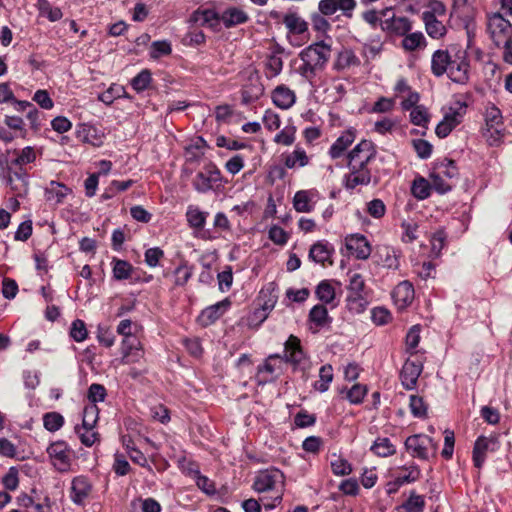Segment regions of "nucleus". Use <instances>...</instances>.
<instances>
[{
  "instance_id": "obj_41",
  "label": "nucleus",
  "mask_w": 512,
  "mask_h": 512,
  "mask_svg": "<svg viewBox=\"0 0 512 512\" xmlns=\"http://www.w3.org/2000/svg\"><path fill=\"white\" fill-rule=\"evenodd\" d=\"M263 92V85L256 79L242 89V101L245 104L254 102L263 95Z\"/></svg>"
},
{
  "instance_id": "obj_18",
  "label": "nucleus",
  "mask_w": 512,
  "mask_h": 512,
  "mask_svg": "<svg viewBox=\"0 0 512 512\" xmlns=\"http://www.w3.org/2000/svg\"><path fill=\"white\" fill-rule=\"evenodd\" d=\"M318 199L319 192L316 189L299 190L293 197V207L299 213H310Z\"/></svg>"
},
{
  "instance_id": "obj_10",
  "label": "nucleus",
  "mask_w": 512,
  "mask_h": 512,
  "mask_svg": "<svg viewBox=\"0 0 512 512\" xmlns=\"http://www.w3.org/2000/svg\"><path fill=\"white\" fill-rule=\"evenodd\" d=\"M381 28L387 33L404 36L412 30V22L404 16H396L391 8L382 11Z\"/></svg>"
},
{
  "instance_id": "obj_9",
  "label": "nucleus",
  "mask_w": 512,
  "mask_h": 512,
  "mask_svg": "<svg viewBox=\"0 0 512 512\" xmlns=\"http://www.w3.org/2000/svg\"><path fill=\"white\" fill-rule=\"evenodd\" d=\"M487 32L496 46H501L503 42L511 38L512 25L499 12L487 15Z\"/></svg>"
},
{
  "instance_id": "obj_47",
  "label": "nucleus",
  "mask_w": 512,
  "mask_h": 512,
  "mask_svg": "<svg viewBox=\"0 0 512 512\" xmlns=\"http://www.w3.org/2000/svg\"><path fill=\"white\" fill-rule=\"evenodd\" d=\"M420 474V470L416 465H409L401 467L395 478H398L403 486L417 481L420 478Z\"/></svg>"
},
{
  "instance_id": "obj_17",
  "label": "nucleus",
  "mask_w": 512,
  "mask_h": 512,
  "mask_svg": "<svg viewBox=\"0 0 512 512\" xmlns=\"http://www.w3.org/2000/svg\"><path fill=\"white\" fill-rule=\"evenodd\" d=\"M121 362L123 364L139 363L144 358V349L138 338L122 339Z\"/></svg>"
},
{
  "instance_id": "obj_44",
  "label": "nucleus",
  "mask_w": 512,
  "mask_h": 512,
  "mask_svg": "<svg viewBox=\"0 0 512 512\" xmlns=\"http://www.w3.org/2000/svg\"><path fill=\"white\" fill-rule=\"evenodd\" d=\"M283 23L292 33L302 34L307 30V23L296 13L286 14Z\"/></svg>"
},
{
  "instance_id": "obj_25",
  "label": "nucleus",
  "mask_w": 512,
  "mask_h": 512,
  "mask_svg": "<svg viewBox=\"0 0 512 512\" xmlns=\"http://www.w3.org/2000/svg\"><path fill=\"white\" fill-rule=\"evenodd\" d=\"M349 284H348V290L350 295L348 296V301L350 305L357 304L358 306L362 307V301H363V292L365 289V280L364 277L357 272H349Z\"/></svg>"
},
{
  "instance_id": "obj_39",
  "label": "nucleus",
  "mask_w": 512,
  "mask_h": 512,
  "mask_svg": "<svg viewBox=\"0 0 512 512\" xmlns=\"http://www.w3.org/2000/svg\"><path fill=\"white\" fill-rule=\"evenodd\" d=\"M35 7L39 12V16L47 18L50 22L59 21L63 17V13L59 7L52 6L48 0L36 3Z\"/></svg>"
},
{
  "instance_id": "obj_37",
  "label": "nucleus",
  "mask_w": 512,
  "mask_h": 512,
  "mask_svg": "<svg viewBox=\"0 0 512 512\" xmlns=\"http://www.w3.org/2000/svg\"><path fill=\"white\" fill-rule=\"evenodd\" d=\"M403 37L401 45L405 51L413 52L426 47V38L422 32H408Z\"/></svg>"
},
{
  "instance_id": "obj_57",
  "label": "nucleus",
  "mask_w": 512,
  "mask_h": 512,
  "mask_svg": "<svg viewBox=\"0 0 512 512\" xmlns=\"http://www.w3.org/2000/svg\"><path fill=\"white\" fill-rule=\"evenodd\" d=\"M192 268L183 263L179 265L173 273V282L175 286H184L192 276Z\"/></svg>"
},
{
  "instance_id": "obj_24",
  "label": "nucleus",
  "mask_w": 512,
  "mask_h": 512,
  "mask_svg": "<svg viewBox=\"0 0 512 512\" xmlns=\"http://www.w3.org/2000/svg\"><path fill=\"white\" fill-rule=\"evenodd\" d=\"M374 257L376 263L384 268L392 270L399 268L400 252L391 246H379Z\"/></svg>"
},
{
  "instance_id": "obj_46",
  "label": "nucleus",
  "mask_w": 512,
  "mask_h": 512,
  "mask_svg": "<svg viewBox=\"0 0 512 512\" xmlns=\"http://www.w3.org/2000/svg\"><path fill=\"white\" fill-rule=\"evenodd\" d=\"M112 264V273L116 280H126L131 277L133 266L128 261L114 258Z\"/></svg>"
},
{
  "instance_id": "obj_14",
  "label": "nucleus",
  "mask_w": 512,
  "mask_h": 512,
  "mask_svg": "<svg viewBox=\"0 0 512 512\" xmlns=\"http://www.w3.org/2000/svg\"><path fill=\"white\" fill-rule=\"evenodd\" d=\"M349 173L345 175L344 185L347 189L368 185L371 181L369 165L347 164Z\"/></svg>"
},
{
  "instance_id": "obj_5",
  "label": "nucleus",
  "mask_w": 512,
  "mask_h": 512,
  "mask_svg": "<svg viewBox=\"0 0 512 512\" xmlns=\"http://www.w3.org/2000/svg\"><path fill=\"white\" fill-rule=\"evenodd\" d=\"M467 113V104L456 100L445 110L442 121L437 125L435 133L440 138L447 137L456 128Z\"/></svg>"
},
{
  "instance_id": "obj_23",
  "label": "nucleus",
  "mask_w": 512,
  "mask_h": 512,
  "mask_svg": "<svg viewBox=\"0 0 512 512\" xmlns=\"http://www.w3.org/2000/svg\"><path fill=\"white\" fill-rule=\"evenodd\" d=\"M422 364L419 362L407 360L401 370L400 379L403 387L407 390L415 389L417 380L422 373Z\"/></svg>"
},
{
  "instance_id": "obj_29",
  "label": "nucleus",
  "mask_w": 512,
  "mask_h": 512,
  "mask_svg": "<svg viewBox=\"0 0 512 512\" xmlns=\"http://www.w3.org/2000/svg\"><path fill=\"white\" fill-rule=\"evenodd\" d=\"M72 192V190L65 184L50 181L45 187V199L53 205H59L64 202L65 198Z\"/></svg>"
},
{
  "instance_id": "obj_51",
  "label": "nucleus",
  "mask_w": 512,
  "mask_h": 512,
  "mask_svg": "<svg viewBox=\"0 0 512 512\" xmlns=\"http://www.w3.org/2000/svg\"><path fill=\"white\" fill-rule=\"evenodd\" d=\"M152 82V74L150 70L143 69L131 80L132 88L137 92H143L146 90Z\"/></svg>"
},
{
  "instance_id": "obj_34",
  "label": "nucleus",
  "mask_w": 512,
  "mask_h": 512,
  "mask_svg": "<svg viewBox=\"0 0 512 512\" xmlns=\"http://www.w3.org/2000/svg\"><path fill=\"white\" fill-rule=\"evenodd\" d=\"M309 156L306 151L299 146H296L291 153L283 155V162L286 168L295 169L305 167L309 164Z\"/></svg>"
},
{
  "instance_id": "obj_61",
  "label": "nucleus",
  "mask_w": 512,
  "mask_h": 512,
  "mask_svg": "<svg viewBox=\"0 0 512 512\" xmlns=\"http://www.w3.org/2000/svg\"><path fill=\"white\" fill-rule=\"evenodd\" d=\"M70 336L76 342H83L87 338L88 331L84 321L76 319L72 322L70 328Z\"/></svg>"
},
{
  "instance_id": "obj_63",
  "label": "nucleus",
  "mask_w": 512,
  "mask_h": 512,
  "mask_svg": "<svg viewBox=\"0 0 512 512\" xmlns=\"http://www.w3.org/2000/svg\"><path fill=\"white\" fill-rule=\"evenodd\" d=\"M7 184L11 187L16 197H23L28 193L29 182L28 179L15 180L13 175L5 176Z\"/></svg>"
},
{
  "instance_id": "obj_12",
  "label": "nucleus",
  "mask_w": 512,
  "mask_h": 512,
  "mask_svg": "<svg viewBox=\"0 0 512 512\" xmlns=\"http://www.w3.org/2000/svg\"><path fill=\"white\" fill-rule=\"evenodd\" d=\"M93 492L91 481L83 475L76 476L71 481L70 500L77 506H85Z\"/></svg>"
},
{
  "instance_id": "obj_64",
  "label": "nucleus",
  "mask_w": 512,
  "mask_h": 512,
  "mask_svg": "<svg viewBox=\"0 0 512 512\" xmlns=\"http://www.w3.org/2000/svg\"><path fill=\"white\" fill-rule=\"evenodd\" d=\"M367 394L365 385L355 384L346 393V398L351 404H360Z\"/></svg>"
},
{
  "instance_id": "obj_20",
  "label": "nucleus",
  "mask_w": 512,
  "mask_h": 512,
  "mask_svg": "<svg viewBox=\"0 0 512 512\" xmlns=\"http://www.w3.org/2000/svg\"><path fill=\"white\" fill-rule=\"evenodd\" d=\"M76 137L83 143L99 147L102 145L105 134L94 125L83 123L76 128Z\"/></svg>"
},
{
  "instance_id": "obj_4",
  "label": "nucleus",
  "mask_w": 512,
  "mask_h": 512,
  "mask_svg": "<svg viewBox=\"0 0 512 512\" xmlns=\"http://www.w3.org/2000/svg\"><path fill=\"white\" fill-rule=\"evenodd\" d=\"M458 176V169L454 161L444 159L436 163L430 174L433 189L439 194L451 190L452 181Z\"/></svg>"
},
{
  "instance_id": "obj_50",
  "label": "nucleus",
  "mask_w": 512,
  "mask_h": 512,
  "mask_svg": "<svg viewBox=\"0 0 512 512\" xmlns=\"http://www.w3.org/2000/svg\"><path fill=\"white\" fill-rule=\"evenodd\" d=\"M65 423L64 417L58 412H48L43 415V425L49 432L60 430Z\"/></svg>"
},
{
  "instance_id": "obj_21",
  "label": "nucleus",
  "mask_w": 512,
  "mask_h": 512,
  "mask_svg": "<svg viewBox=\"0 0 512 512\" xmlns=\"http://www.w3.org/2000/svg\"><path fill=\"white\" fill-rule=\"evenodd\" d=\"M283 357L279 354L270 355L263 365L258 367L257 379L259 383H267L274 379L277 371L281 369Z\"/></svg>"
},
{
  "instance_id": "obj_58",
  "label": "nucleus",
  "mask_w": 512,
  "mask_h": 512,
  "mask_svg": "<svg viewBox=\"0 0 512 512\" xmlns=\"http://www.w3.org/2000/svg\"><path fill=\"white\" fill-rule=\"evenodd\" d=\"M410 121L416 126L425 127L429 122L427 109L422 105L415 106L410 112Z\"/></svg>"
},
{
  "instance_id": "obj_28",
  "label": "nucleus",
  "mask_w": 512,
  "mask_h": 512,
  "mask_svg": "<svg viewBox=\"0 0 512 512\" xmlns=\"http://www.w3.org/2000/svg\"><path fill=\"white\" fill-rule=\"evenodd\" d=\"M273 103L280 109L287 110L296 102L295 92L286 85H278L271 94Z\"/></svg>"
},
{
  "instance_id": "obj_22",
  "label": "nucleus",
  "mask_w": 512,
  "mask_h": 512,
  "mask_svg": "<svg viewBox=\"0 0 512 512\" xmlns=\"http://www.w3.org/2000/svg\"><path fill=\"white\" fill-rule=\"evenodd\" d=\"M334 253L333 246L325 241H317L314 243L309 250V259L317 264L325 266L326 264H332V255Z\"/></svg>"
},
{
  "instance_id": "obj_56",
  "label": "nucleus",
  "mask_w": 512,
  "mask_h": 512,
  "mask_svg": "<svg viewBox=\"0 0 512 512\" xmlns=\"http://www.w3.org/2000/svg\"><path fill=\"white\" fill-rule=\"evenodd\" d=\"M172 52L171 43L167 40L152 42L149 55L153 59H159L162 56L170 55Z\"/></svg>"
},
{
  "instance_id": "obj_11",
  "label": "nucleus",
  "mask_w": 512,
  "mask_h": 512,
  "mask_svg": "<svg viewBox=\"0 0 512 512\" xmlns=\"http://www.w3.org/2000/svg\"><path fill=\"white\" fill-rule=\"evenodd\" d=\"M485 124V136L491 145L495 144L502 137L503 117L500 109L494 104L486 106Z\"/></svg>"
},
{
  "instance_id": "obj_27",
  "label": "nucleus",
  "mask_w": 512,
  "mask_h": 512,
  "mask_svg": "<svg viewBox=\"0 0 512 512\" xmlns=\"http://www.w3.org/2000/svg\"><path fill=\"white\" fill-rule=\"evenodd\" d=\"M392 298L398 309L408 307L414 299V288L409 281L400 282L392 292Z\"/></svg>"
},
{
  "instance_id": "obj_32",
  "label": "nucleus",
  "mask_w": 512,
  "mask_h": 512,
  "mask_svg": "<svg viewBox=\"0 0 512 512\" xmlns=\"http://www.w3.org/2000/svg\"><path fill=\"white\" fill-rule=\"evenodd\" d=\"M231 302L224 299L214 305L204 309L200 315V320L204 325H209L219 319L230 307Z\"/></svg>"
},
{
  "instance_id": "obj_62",
  "label": "nucleus",
  "mask_w": 512,
  "mask_h": 512,
  "mask_svg": "<svg viewBox=\"0 0 512 512\" xmlns=\"http://www.w3.org/2000/svg\"><path fill=\"white\" fill-rule=\"evenodd\" d=\"M199 13L203 23L210 27H217L222 24L221 12H218L216 9L208 8L200 11Z\"/></svg>"
},
{
  "instance_id": "obj_54",
  "label": "nucleus",
  "mask_w": 512,
  "mask_h": 512,
  "mask_svg": "<svg viewBox=\"0 0 512 512\" xmlns=\"http://www.w3.org/2000/svg\"><path fill=\"white\" fill-rule=\"evenodd\" d=\"M309 319L317 328L325 326L329 321L326 307L323 305H315L310 310Z\"/></svg>"
},
{
  "instance_id": "obj_6",
  "label": "nucleus",
  "mask_w": 512,
  "mask_h": 512,
  "mask_svg": "<svg viewBox=\"0 0 512 512\" xmlns=\"http://www.w3.org/2000/svg\"><path fill=\"white\" fill-rule=\"evenodd\" d=\"M222 175L220 169L213 162H207L193 179V187L199 193H207L221 186Z\"/></svg>"
},
{
  "instance_id": "obj_1",
  "label": "nucleus",
  "mask_w": 512,
  "mask_h": 512,
  "mask_svg": "<svg viewBox=\"0 0 512 512\" xmlns=\"http://www.w3.org/2000/svg\"><path fill=\"white\" fill-rule=\"evenodd\" d=\"M431 71L437 77L446 74L453 82L466 84L470 73L467 51L458 45L436 50L431 58Z\"/></svg>"
},
{
  "instance_id": "obj_38",
  "label": "nucleus",
  "mask_w": 512,
  "mask_h": 512,
  "mask_svg": "<svg viewBox=\"0 0 512 512\" xmlns=\"http://www.w3.org/2000/svg\"><path fill=\"white\" fill-rule=\"evenodd\" d=\"M371 451L379 457H389L396 453V446L387 437H378L371 446Z\"/></svg>"
},
{
  "instance_id": "obj_59",
  "label": "nucleus",
  "mask_w": 512,
  "mask_h": 512,
  "mask_svg": "<svg viewBox=\"0 0 512 512\" xmlns=\"http://www.w3.org/2000/svg\"><path fill=\"white\" fill-rule=\"evenodd\" d=\"M268 237L274 244L279 246H284L289 240V234L278 225H272L269 228Z\"/></svg>"
},
{
  "instance_id": "obj_30",
  "label": "nucleus",
  "mask_w": 512,
  "mask_h": 512,
  "mask_svg": "<svg viewBox=\"0 0 512 512\" xmlns=\"http://www.w3.org/2000/svg\"><path fill=\"white\" fill-rule=\"evenodd\" d=\"M221 19L224 27L232 28L246 23L249 20V16L244 9L230 6L221 12Z\"/></svg>"
},
{
  "instance_id": "obj_33",
  "label": "nucleus",
  "mask_w": 512,
  "mask_h": 512,
  "mask_svg": "<svg viewBox=\"0 0 512 512\" xmlns=\"http://www.w3.org/2000/svg\"><path fill=\"white\" fill-rule=\"evenodd\" d=\"M360 65V59L356 56L354 51L348 48L341 50L333 63V68L336 71H344L352 67Z\"/></svg>"
},
{
  "instance_id": "obj_31",
  "label": "nucleus",
  "mask_w": 512,
  "mask_h": 512,
  "mask_svg": "<svg viewBox=\"0 0 512 512\" xmlns=\"http://www.w3.org/2000/svg\"><path fill=\"white\" fill-rule=\"evenodd\" d=\"M355 132L351 129L344 131L331 145L329 155L332 159L340 158L346 149L354 142Z\"/></svg>"
},
{
  "instance_id": "obj_3",
  "label": "nucleus",
  "mask_w": 512,
  "mask_h": 512,
  "mask_svg": "<svg viewBox=\"0 0 512 512\" xmlns=\"http://www.w3.org/2000/svg\"><path fill=\"white\" fill-rule=\"evenodd\" d=\"M331 44L325 41L313 43L303 49L299 55L302 65L299 67L300 74L308 80L315 77L318 71L325 68L331 57Z\"/></svg>"
},
{
  "instance_id": "obj_26",
  "label": "nucleus",
  "mask_w": 512,
  "mask_h": 512,
  "mask_svg": "<svg viewBox=\"0 0 512 512\" xmlns=\"http://www.w3.org/2000/svg\"><path fill=\"white\" fill-rule=\"evenodd\" d=\"M305 358L306 356L302 350L299 338L294 335H290L285 342L283 359L294 365H301L305 361Z\"/></svg>"
},
{
  "instance_id": "obj_16",
  "label": "nucleus",
  "mask_w": 512,
  "mask_h": 512,
  "mask_svg": "<svg viewBox=\"0 0 512 512\" xmlns=\"http://www.w3.org/2000/svg\"><path fill=\"white\" fill-rule=\"evenodd\" d=\"M356 7L355 0H320L318 9L324 16H331L340 11L346 17H351Z\"/></svg>"
},
{
  "instance_id": "obj_7",
  "label": "nucleus",
  "mask_w": 512,
  "mask_h": 512,
  "mask_svg": "<svg viewBox=\"0 0 512 512\" xmlns=\"http://www.w3.org/2000/svg\"><path fill=\"white\" fill-rule=\"evenodd\" d=\"M51 465L61 473L71 470L74 452L67 442L63 440L54 441L46 449Z\"/></svg>"
},
{
  "instance_id": "obj_55",
  "label": "nucleus",
  "mask_w": 512,
  "mask_h": 512,
  "mask_svg": "<svg viewBox=\"0 0 512 512\" xmlns=\"http://www.w3.org/2000/svg\"><path fill=\"white\" fill-rule=\"evenodd\" d=\"M296 139V127L294 125H286L279 133L274 137L276 144L290 146Z\"/></svg>"
},
{
  "instance_id": "obj_40",
  "label": "nucleus",
  "mask_w": 512,
  "mask_h": 512,
  "mask_svg": "<svg viewBox=\"0 0 512 512\" xmlns=\"http://www.w3.org/2000/svg\"><path fill=\"white\" fill-rule=\"evenodd\" d=\"M333 368L331 365H323L319 370V380L314 383L315 390L323 393L326 392L333 381Z\"/></svg>"
},
{
  "instance_id": "obj_45",
  "label": "nucleus",
  "mask_w": 512,
  "mask_h": 512,
  "mask_svg": "<svg viewBox=\"0 0 512 512\" xmlns=\"http://www.w3.org/2000/svg\"><path fill=\"white\" fill-rule=\"evenodd\" d=\"M189 474L195 480L197 487L201 489L204 493L208 495L215 494L216 487L214 483L208 477L201 475L200 471L197 468H190Z\"/></svg>"
},
{
  "instance_id": "obj_43",
  "label": "nucleus",
  "mask_w": 512,
  "mask_h": 512,
  "mask_svg": "<svg viewBox=\"0 0 512 512\" xmlns=\"http://www.w3.org/2000/svg\"><path fill=\"white\" fill-rule=\"evenodd\" d=\"M122 97L128 98L125 88L122 85L112 84L98 96V99L106 105H111L114 100Z\"/></svg>"
},
{
  "instance_id": "obj_13",
  "label": "nucleus",
  "mask_w": 512,
  "mask_h": 512,
  "mask_svg": "<svg viewBox=\"0 0 512 512\" xmlns=\"http://www.w3.org/2000/svg\"><path fill=\"white\" fill-rule=\"evenodd\" d=\"M376 153L373 142L362 140L347 154V164L369 165L375 159Z\"/></svg>"
},
{
  "instance_id": "obj_60",
  "label": "nucleus",
  "mask_w": 512,
  "mask_h": 512,
  "mask_svg": "<svg viewBox=\"0 0 512 512\" xmlns=\"http://www.w3.org/2000/svg\"><path fill=\"white\" fill-rule=\"evenodd\" d=\"M410 411L414 417L423 418L427 414V406L423 400V398L417 395L410 396L409 403Z\"/></svg>"
},
{
  "instance_id": "obj_52",
  "label": "nucleus",
  "mask_w": 512,
  "mask_h": 512,
  "mask_svg": "<svg viewBox=\"0 0 512 512\" xmlns=\"http://www.w3.org/2000/svg\"><path fill=\"white\" fill-rule=\"evenodd\" d=\"M267 318L265 311L256 308L243 317L241 322L250 329H257Z\"/></svg>"
},
{
  "instance_id": "obj_35",
  "label": "nucleus",
  "mask_w": 512,
  "mask_h": 512,
  "mask_svg": "<svg viewBox=\"0 0 512 512\" xmlns=\"http://www.w3.org/2000/svg\"><path fill=\"white\" fill-rule=\"evenodd\" d=\"M427 34L434 39H440L446 34L443 18H436L430 14H422Z\"/></svg>"
},
{
  "instance_id": "obj_53",
  "label": "nucleus",
  "mask_w": 512,
  "mask_h": 512,
  "mask_svg": "<svg viewBox=\"0 0 512 512\" xmlns=\"http://www.w3.org/2000/svg\"><path fill=\"white\" fill-rule=\"evenodd\" d=\"M331 470L336 476H346L352 472L351 464L344 458L333 455L330 461Z\"/></svg>"
},
{
  "instance_id": "obj_36",
  "label": "nucleus",
  "mask_w": 512,
  "mask_h": 512,
  "mask_svg": "<svg viewBox=\"0 0 512 512\" xmlns=\"http://www.w3.org/2000/svg\"><path fill=\"white\" fill-rule=\"evenodd\" d=\"M208 212L202 211L195 205H189L186 211V219L189 226L196 230H201L206 224Z\"/></svg>"
},
{
  "instance_id": "obj_19",
  "label": "nucleus",
  "mask_w": 512,
  "mask_h": 512,
  "mask_svg": "<svg viewBox=\"0 0 512 512\" xmlns=\"http://www.w3.org/2000/svg\"><path fill=\"white\" fill-rule=\"evenodd\" d=\"M347 250L357 259L365 260L371 254V246L365 236L352 234L345 238Z\"/></svg>"
},
{
  "instance_id": "obj_42",
  "label": "nucleus",
  "mask_w": 512,
  "mask_h": 512,
  "mask_svg": "<svg viewBox=\"0 0 512 512\" xmlns=\"http://www.w3.org/2000/svg\"><path fill=\"white\" fill-rule=\"evenodd\" d=\"M431 189H433L431 180L419 177L413 181L411 192L415 198L424 200L429 197Z\"/></svg>"
},
{
  "instance_id": "obj_2",
  "label": "nucleus",
  "mask_w": 512,
  "mask_h": 512,
  "mask_svg": "<svg viewBox=\"0 0 512 512\" xmlns=\"http://www.w3.org/2000/svg\"><path fill=\"white\" fill-rule=\"evenodd\" d=\"M285 486V476L279 469H266L257 473L252 488L260 494L269 493L267 497L260 498L266 510L274 509L281 503Z\"/></svg>"
},
{
  "instance_id": "obj_49",
  "label": "nucleus",
  "mask_w": 512,
  "mask_h": 512,
  "mask_svg": "<svg viewBox=\"0 0 512 512\" xmlns=\"http://www.w3.org/2000/svg\"><path fill=\"white\" fill-rule=\"evenodd\" d=\"M283 69V60L280 55H270L265 63V75L267 78H274L278 76Z\"/></svg>"
},
{
  "instance_id": "obj_48",
  "label": "nucleus",
  "mask_w": 512,
  "mask_h": 512,
  "mask_svg": "<svg viewBox=\"0 0 512 512\" xmlns=\"http://www.w3.org/2000/svg\"><path fill=\"white\" fill-rule=\"evenodd\" d=\"M318 299L326 304L332 303L335 298V288L328 280L321 281L315 291Z\"/></svg>"
},
{
  "instance_id": "obj_15",
  "label": "nucleus",
  "mask_w": 512,
  "mask_h": 512,
  "mask_svg": "<svg viewBox=\"0 0 512 512\" xmlns=\"http://www.w3.org/2000/svg\"><path fill=\"white\" fill-rule=\"evenodd\" d=\"M498 449V442L495 437L480 436L477 438L473 448V463L474 466L480 469L489 452H494Z\"/></svg>"
},
{
  "instance_id": "obj_8",
  "label": "nucleus",
  "mask_w": 512,
  "mask_h": 512,
  "mask_svg": "<svg viewBox=\"0 0 512 512\" xmlns=\"http://www.w3.org/2000/svg\"><path fill=\"white\" fill-rule=\"evenodd\" d=\"M405 447L412 457L423 460L434 456L437 451V445L433 439L424 434L409 436L405 441Z\"/></svg>"
}]
</instances>
